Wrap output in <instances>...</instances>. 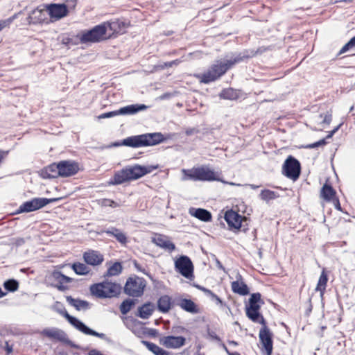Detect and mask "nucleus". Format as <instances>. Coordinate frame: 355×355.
I'll return each mask as SVG.
<instances>
[{
    "mask_svg": "<svg viewBox=\"0 0 355 355\" xmlns=\"http://www.w3.org/2000/svg\"><path fill=\"white\" fill-rule=\"evenodd\" d=\"M171 309V298L164 295L161 296L157 300V309L162 313H168Z\"/></svg>",
    "mask_w": 355,
    "mask_h": 355,
    "instance_id": "26",
    "label": "nucleus"
},
{
    "mask_svg": "<svg viewBox=\"0 0 355 355\" xmlns=\"http://www.w3.org/2000/svg\"><path fill=\"white\" fill-rule=\"evenodd\" d=\"M145 287L146 281L144 279L137 276L129 277L124 286V293L134 297H141L144 294Z\"/></svg>",
    "mask_w": 355,
    "mask_h": 355,
    "instance_id": "9",
    "label": "nucleus"
},
{
    "mask_svg": "<svg viewBox=\"0 0 355 355\" xmlns=\"http://www.w3.org/2000/svg\"><path fill=\"white\" fill-rule=\"evenodd\" d=\"M141 343L147 347V349L153 352L154 354L157 355L163 349L155 343L147 340H141Z\"/></svg>",
    "mask_w": 355,
    "mask_h": 355,
    "instance_id": "41",
    "label": "nucleus"
},
{
    "mask_svg": "<svg viewBox=\"0 0 355 355\" xmlns=\"http://www.w3.org/2000/svg\"><path fill=\"white\" fill-rule=\"evenodd\" d=\"M327 281H328L327 275L325 272L324 270H323L322 272H321V275L320 276V278H319V280H318V284H317V286L315 288V290L317 291L320 292L321 295H323V293L325 291Z\"/></svg>",
    "mask_w": 355,
    "mask_h": 355,
    "instance_id": "34",
    "label": "nucleus"
},
{
    "mask_svg": "<svg viewBox=\"0 0 355 355\" xmlns=\"http://www.w3.org/2000/svg\"><path fill=\"white\" fill-rule=\"evenodd\" d=\"M223 348L225 349V351L227 353V354L229 355V353H230V352L228 350L227 347L225 346V344H223Z\"/></svg>",
    "mask_w": 355,
    "mask_h": 355,
    "instance_id": "63",
    "label": "nucleus"
},
{
    "mask_svg": "<svg viewBox=\"0 0 355 355\" xmlns=\"http://www.w3.org/2000/svg\"><path fill=\"white\" fill-rule=\"evenodd\" d=\"M262 326L259 331V340L262 344L263 349L266 351V355H271L273 349L272 334L266 326V324Z\"/></svg>",
    "mask_w": 355,
    "mask_h": 355,
    "instance_id": "14",
    "label": "nucleus"
},
{
    "mask_svg": "<svg viewBox=\"0 0 355 355\" xmlns=\"http://www.w3.org/2000/svg\"><path fill=\"white\" fill-rule=\"evenodd\" d=\"M228 343L230 345H232L234 346L238 345V343L234 340H229Z\"/></svg>",
    "mask_w": 355,
    "mask_h": 355,
    "instance_id": "60",
    "label": "nucleus"
},
{
    "mask_svg": "<svg viewBox=\"0 0 355 355\" xmlns=\"http://www.w3.org/2000/svg\"><path fill=\"white\" fill-rule=\"evenodd\" d=\"M155 309L153 303L146 302L138 308L137 316L142 319H148L152 315Z\"/></svg>",
    "mask_w": 355,
    "mask_h": 355,
    "instance_id": "25",
    "label": "nucleus"
},
{
    "mask_svg": "<svg viewBox=\"0 0 355 355\" xmlns=\"http://www.w3.org/2000/svg\"><path fill=\"white\" fill-rule=\"evenodd\" d=\"M189 212L192 216L202 221L208 222L211 220V213L205 209H193Z\"/></svg>",
    "mask_w": 355,
    "mask_h": 355,
    "instance_id": "28",
    "label": "nucleus"
},
{
    "mask_svg": "<svg viewBox=\"0 0 355 355\" xmlns=\"http://www.w3.org/2000/svg\"><path fill=\"white\" fill-rule=\"evenodd\" d=\"M102 204L103 206L111 207H118L120 206L118 202L110 199H103Z\"/></svg>",
    "mask_w": 355,
    "mask_h": 355,
    "instance_id": "48",
    "label": "nucleus"
},
{
    "mask_svg": "<svg viewBox=\"0 0 355 355\" xmlns=\"http://www.w3.org/2000/svg\"><path fill=\"white\" fill-rule=\"evenodd\" d=\"M355 46V36L353 37L352 38H351L349 40V41L346 43L343 47L342 49L340 50L339 51V55H341L345 52H347L349 49H350L351 48Z\"/></svg>",
    "mask_w": 355,
    "mask_h": 355,
    "instance_id": "42",
    "label": "nucleus"
},
{
    "mask_svg": "<svg viewBox=\"0 0 355 355\" xmlns=\"http://www.w3.org/2000/svg\"><path fill=\"white\" fill-rule=\"evenodd\" d=\"M122 266L119 262H115L107 271L105 276L111 277L119 275L122 271Z\"/></svg>",
    "mask_w": 355,
    "mask_h": 355,
    "instance_id": "37",
    "label": "nucleus"
},
{
    "mask_svg": "<svg viewBox=\"0 0 355 355\" xmlns=\"http://www.w3.org/2000/svg\"><path fill=\"white\" fill-rule=\"evenodd\" d=\"M50 17L54 20L60 19L69 13L68 7L64 3H50L44 6Z\"/></svg>",
    "mask_w": 355,
    "mask_h": 355,
    "instance_id": "13",
    "label": "nucleus"
},
{
    "mask_svg": "<svg viewBox=\"0 0 355 355\" xmlns=\"http://www.w3.org/2000/svg\"><path fill=\"white\" fill-rule=\"evenodd\" d=\"M327 144V141L325 139H320L318 141H316L315 143L309 144L306 146V148H315L320 146H322Z\"/></svg>",
    "mask_w": 355,
    "mask_h": 355,
    "instance_id": "47",
    "label": "nucleus"
},
{
    "mask_svg": "<svg viewBox=\"0 0 355 355\" xmlns=\"http://www.w3.org/2000/svg\"><path fill=\"white\" fill-rule=\"evenodd\" d=\"M10 20L11 19H6L5 20H1L0 21V31L4 28L6 26H8L10 24Z\"/></svg>",
    "mask_w": 355,
    "mask_h": 355,
    "instance_id": "52",
    "label": "nucleus"
},
{
    "mask_svg": "<svg viewBox=\"0 0 355 355\" xmlns=\"http://www.w3.org/2000/svg\"><path fill=\"white\" fill-rule=\"evenodd\" d=\"M261 297L259 293L251 294L248 304L245 306V313L247 317L252 322L265 325L266 320L259 311L261 305L264 304Z\"/></svg>",
    "mask_w": 355,
    "mask_h": 355,
    "instance_id": "7",
    "label": "nucleus"
},
{
    "mask_svg": "<svg viewBox=\"0 0 355 355\" xmlns=\"http://www.w3.org/2000/svg\"><path fill=\"white\" fill-rule=\"evenodd\" d=\"M199 130L196 128H189L186 130L185 133L187 136H191L193 134L198 133Z\"/></svg>",
    "mask_w": 355,
    "mask_h": 355,
    "instance_id": "50",
    "label": "nucleus"
},
{
    "mask_svg": "<svg viewBox=\"0 0 355 355\" xmlns=\"http://www.w3.org/2000/svg\"><path fill=\"white\" fill-rule=\"evenodd\" d=\"M355 46V36L353 37L352 38H351L349 40V41L346 43L343 47L342 49L340 50L339 51V55H341L345 52H347L349 49H350L351 48Z\"/></svg>",
    "mask_w": 355,
    "mask_h": 355,
    "instance_id": "43",
    "label": "nucleus"
},
{
    "mask_svg": "<svg viewBox=\"0 0 355 355\" xmlns=\"http://www.w3.org/2000/svg\"><path fill=\"white\" fill-rule=\"evenodd\" d=\"M182 172L184 173L187 178L193 180H200V181H220V180L216 178V174L214 171L209 169L207 167H198L193 168L191 171H187L185 169L182 170ZM222 182V180H221ZM224 183L230 184L234 185V184L232 182L228 183L227 182L223 181Z\"/></svg>",
    "mask_w": 355,
    "mask_h": 355,
    "instance_id": "8",
    "label": "nucleus"
},
{
    "mask_svg": "<svg viewBox=\"0 0 355 355\" xmlns=\"http://www.w3.org/2000/svg\"><path fill=\"white\" fill-rule=\"evenodd\" d=\"M45 5L38 6L35 10H32L27 17L28 24H37L47 22V12L46 8L44 7Z\"/></svg>",
    "mask_w": 355,
    "mask_h": 355,
    "instance_id": "15",
    "label": "nucleus"
},
{
    "mask_svg": "<svg viewBox=\"0 0 355 355\" xmlns=\"http://www.w3.org/2000/svg\"><path fill=\"white\" fill-rule=\"evenodd\" d=\"M84 261L93 266L101 265L104 261L103 255L98 251L90 250L83 254Z\"/></svg>",
    "mask_w": 355,
    "mask_h": 355,
    "instance_id": "20",
    "label": "nucleus"
},
{
    "mask_svg": "<svg viewBox=\"0 0 355 355\" xmlns=\"http://www.w3.org/2000/svg\"><path fill=\"white\" fill-rule=\"evenodd\" d=\"M336 196V191L334 188L328 184H324L321 189V196L326 201H330Z\"/></svg>",
    "mask_w": 355,
    "mask_h": 355,
    "instance_id": "31",
    "label": "nucleus"
},
{
    "mask_svg": "<svg viewBox=\"0 0 355 355\" xmlns=\"http://www.w3.org/2000/svg\"><path fill=\"white\" fill-rule=\"evenodd\" d=\"M255 55L253 51L250 53L245 51L239 53L234 58L225 60L224 61L217 60L206 72L200 76V82L207 84L218 79L226 71L232 67L234 64L243 61L245 59L253 57Z\"/></svg>",
    "mask_w": 355,
    "mask_h": 355,
    "instance_id": "1",
    "label": "nucleus"
},
{
    "mask_svg": "<svg viewBox=\"0 0 355 355\" xmlns=\"http://www.w3.org/2000/svg\"><path fill=\"white\" fill-rule=\"evenodd\" d=\"M157 355H170L169 354V352H168L167 351L164 350V349H162L160 353Z\"/></svg>",
    "mask_w": 355,
    "mask_h": 355,
    "instance_id": "59",
    "label": "nucleus"
},
{
    "mask_svg": "<svg viewBox=\"0 0 355 355\" xmlns=\"http://www.w3.org/2000/svg\"><path fill=\"white\" fill-rule=\"evenodd\" d=\"M224 218L231 230H239L242 226V223L246 220L245 217H242L233 210L227 211L225 214Z\"/></svg>",
    "mask_w": 355,
    "mask_h": 355,
    "instance_id": "16",
    "label": "nucleus"
},
{
    "mask_svg": "<svg viewBox=\"0 0 355 355\" xmlns=\"http://www.w3.org/2000/svg\"><path fill=\"white\" fill-rule=\"evenodd\" d=\"M319 117L323 118L322 123H326L327 125H329L332 120V115L331 113H330L329 112H327L325 114H320L319 115Z\"/></svg>",
    "mask_w": 355,
    "mask_h": 355,
    "instance_id": "46",
    "label": "nucleus"
},
{
    "mask_svg": "<svg viewBox=\"0 0 355 355\" xmlns=\"http://www.w3.org/2000/svg\"><path fill=\"white\" fill-rule=\"evenodd\" d=\"M157 330L156 329H150V334L152 336H155L157 334Z\"/></svg>",
    "mask_w": 355,
    "mask_h": 355,
    "instance_id": "62",
    "label": "nucleus"
},
{
    "mask_svg": "<svg viewBox=\"0 0 355 355\" xmlns=\"http://www.w3.org/2000/svg\"><path fill=\"white\" fill-rule=\"evenodd\" d=\"M335 207L338 210H341V207L338 199L336 200Z\"/></svg>",
    "mask_w": 355,
    "mask_h": 355,
    "instance_id": "56",
    "label": "nucleus"
},
{
    "mask_svg": "<svg viewBox=\"0 0 355 355\" xmlns=\"http://www.w3.org/2000/svg\"><path fill=\"white\" fill-rule=\"evenodd\" d=\"M238 96V93L232 88L225 89L220 94V98L228 100H235Z\"/></svg>",
    "mask_w": 355,
    "mask_h": 355,
    "instance_id": "36",
    "label": "nucleus"
},
{
    "mask_svg": "<svg viewBox=\"0 0 355 355\" xmlns=\"http://www.w3.org/2000/svg\"><path fill=\"white\" fill-rule=\"evenodd\" d=\"M36 211V209L34 207L32 200H31L26 201V202H24L23 204H21L19 207L18 212L24 213V212H31V211Z\"/></svg>",
    "mask_w": 355,
    "mask_h": 355,
    "instance_id": "40",
    "label": "nucleus"
},
{
    "mask_svg": "<svg viewBox=\"0 0 355 355\" xmlns=\"http://www.w3.org/2000/svg\"><path fill=\"white\" fill-rule=\"evenodd\" d=\"M148 107L144 104H132L120 108L118 110L105 112L98 116V119L114 117L118 115L135 114L139 112L146 110Z\"/></svg>",
    "mask_w": 355,
    "mask_h": 355,
    "instance_id": "11",
    "label": "nucleus"
},
{
    "mask_svg": "<svg viewBox=\"0 0 355 355\" xmlns=\"http://www.w3.org/2000/svg\"><path fill=\"white\" fill-rule=\"evenodd\" d=\"M134 265H135V267L138 270H139V271H141V272H144V270L141 269V268L140 265H139L138 263L135 262V264H134Z\"/></svg>",
    "mask_w": 355,
    "mask_h": 355,
    "instance_id": "58",
    "label": "nucleus"
},
{
    "mask_svg": "<svg viewBox=\"0 0 355 355\" xmlns=\"http://www.w3.org/2000/svg\"><path fill=\"white\" fill-rule=\"evenodd\" d=\"M42 334L51 339L63 341L66 338V334L64 331L58 328H47L42 331Z\"/></svg>",
    "mask_w": 355,
    "mask_h": 355,
    "instance_id": "23",
    "label": "nucleus"
},
{
    "mask_svg": "<svg viewBox=\"0 0 355 355\" xmlns=\"http://www.w3.org/2000/svg\"><path fill=\"white\" fill-rule=\"evenodd\" d=\"M229 355H241V354L238 352H230V353H229Z\"/></svg>",
    "mask_w": 355,
    "mask_h": 355,
    "instance_id": "64",
    "label": "nucleus"
},
{
    "mask_svg": "<svg viewBox=\"0 0 355 355\" xmlns=\"http://www.w3.org/2000/svg\"><path fill=\"white\" fill-rule=\"evenodd\" d=\"M343 123H340L338 125H337L336 128H334L331 131H330L328 134V135L327 136V139H329V138H331L333 137V135L340 128V127L342 126Z\"/></svg>",
    "mask_w": 355,
    "mask_h": 355,
    "instance_id": "51",
    "label": "nucleus"
},
{
    "mask_svg": "<svg viewBox=\"0 0 355 355\" xmlns=\"http://www.w3.org/2000/svg\"><path fill=\"white\" fill-rule=\"evenodd\" d=\"M89 291L92 295L98 298H111L120 294L121 286L119 284L105 281L92 284Z\"/></svg>",
    "mask_w": 355,
    "mask_h": 355,
    "instance_id": "6",
    "label": "nucleus"
},
{
    "mask_svg": "<svg viewBox=\"0 0 355 355\" xmlns=\"http://www.w3.org/2000/svg\"><path fill=\"white\" fill-rule=\"evenodd\" d=\"M165 138L161 132L146 133L128 137L121 142H114L112 146H125L131 148H140L155 146L161 144Z\"/></svg>",
    "mask_w": 355,
    "mask_h": 355,
    "instance_id": "4",
    "label": "nucleus"
},
{
    "mask_svg": "<svg viewBox=\"0 0 355 355\" xmlns=\"http://www.w3.org/2000/svg\"><path fill=\"white\" fill-rule=\"evenodd\" d=\"M101 233H106L107 235L114 237L119 243L122 244H125L127 242L126 235L121 230L116 227H111L107 230H103L98 234Z\"/></svg>",
    "mask_w": 355,
    "mask_h": 355,
    "instance_id": "24",
    "label": "nucleus"
},
{
    "mask_svg": "<svg viewBox=\"0 0 355 355\" xmlns=\"http://www.w3.org/2000/svg\"><path fill=\"white\" fill-rule=\"evenodd\" d=\"M62 198H35L32 199L34 207L36 210L40 209L49 203L57 202Z\"/></svg>",
    "mask_w": 355,
    "mask_h": 355,
    "instance_id": "29",
    "label": "nucleus"
},
{
    "mask_svg": "<svg viewBox=\"0 0 355 355\" xmlns=\"http://www.w3.org/2000/svg\"><path fill=\"white\" fill-rule=\"evenodd\" d=\"M248 186H249L251 189H257V188H259V186H258V185H255V184H249Z\"/></svg>",
    "mask_w": 355,
    "mask_h": 355,
    "instance_id": "61",
    "label": "nucleus"
},
{
    "mask_svg": "<svg viewBox=\"0 0 355 355\" xmlns=\"http://www.w3.org/2000/svg\"><path fill=\"white\" fill-rule=\"evenodd\" d=\"M187 330L182 327L178 326V327H174L172 328V332L174 334H182L184 331H187Z\"/></svg>",
    "mask_w": 355,
    "mask_h": 355,
    "instance_id": "49",
    "label": "nucleus"
},
{
    "mask_svg": "<svg viewBox=\"0 0 355 355\" xmlns=\"http://www.w3.org/2000/svg\"><path fill=\"white\" fill-rule=\"evenodd\" d=\"M121 24L124 25L123 22L117 20L96 25L92 29L83 31L78 35L80 42L82 44L96 43L106 40L108 37L107 36V29H110L111 31L117 32V29L120 28Z\"/></svg>",
    "mask_w": 355,
    "mask_h": 355,
    "instance_id": "2",
    "label": "nucleus"
},
{
    "mask_svg": "<svg viewBox=\"0 0 355 355\" xmlns=\"http://www.w3.org/2000/svg\"><path fill=\"white\" fill-rule=\"evenodd\" d=\"M195 287H196L198 289H199L200 291H202L205 295H207L209 291V289L208 288H206L202 286H200V285H195Z\"/></svg>",
    "mask_w": 355,
    "mask_h": 355,
    "instance_id": "53",
    "label": "nucleus"
},
{
    "mask_svg": "<svg viewBox=\"0 0 355 355\" xmlns=\"http://www.w3.org/2000/svg\"><path fill=\"white\" fill-rule=\"evenodd\" d=\"M157 168V166L154 165L141 166L135 164L134 166H128L115 173L113 178L110 180L109 184L118 185L125 182L135 180L146 174L152 173Z\"/></svg>",
    "mask_w": 355,
    "mask_h": 355,
    "instance_id": "3",
    "label": "nucleus"
},
{
    "mask_svg": "<svg viewBox=\"0 0 355 355\" xmlns=\"http://www.w3.org/2000/svg\"><path fill=\"white\" fill-rule=\"evenodd\" d=\"M53 278L57 282L55 284L52 286L56 288L60 291H66L69 289V287L66 285L67 283L73 282V279L64 275L60 271H54L52 273Z\"/></svg>",
    "mask_w": 355,
    "mask_h": 355,
    "instance_id": "19",
    "label": "nucleus"
},
{
    "mask_svg": "<svg viewBox=\"0 0 355 355\" xmlns=\"http://www.w3.org/2000/svg\"><path fill=\"white\" fill-rule=\"evenodd\" d=\"M206 295L208 296L211 300L214 301L216 304L220 305V306L225 305L222 300L211 290H209V293Z\"/></svg>",
    "mask_w": 355,
    "mask_h": 355,
    "instance_id": "45",
    "label": "nucleus"
},
{
    "mask_svg": "<svg viewBox=\"0 0 355 355\" xmlns=\"http://www.w3.org/2000/svg\"><path fill=\"white\" fill-rule=\"evenodd\" d=\"M60 176L69 177L78 173L79 167L77 163L69 160L61 161L58 163Z\"/></svg>",
    "mask_w": 355,
    "mask_h": 355,
    "instance_id": "17",
    "label": "nucleus"
},
{
    "mask_svg": "<svg viewBox=\"0 0 355 355\" xmlns=\"http://www.w3.org/2000/svg\"><path fill=\"white\" fill-rule=\"evenodd\" d=\"M3 287L9 292H15L19 288V282L16 279H10L3 283Z\"/></svg>",
    "mask_w": 355,
    "mask_h": 355,
    "instance_id": "38",
    "label": "nucleus"
},
{
    "mask_svg": "<svg viewBox=\"0 0 355 355\" xmlns=\"http://www.w3.org/2000/svg\"><path fill=\"white\" fill-rule=\"evenodd\" d=\"M209 336L212 338L213 339L217 340V341H220V338L213 331L211 332H209Z\"/></svg>",
    "mask_w": 355,
    "mask_h": 355,
    "instance_id": "54",
    "label": "nucleus"
},
{
    "mask_svg": "<svg viewBox=\"0 0 355 355\" xmlns=\"http://www.w3.org/2000/svg\"><path fill=\"white\" fill-rule=\"evenodd\" d=\"M175 304L184 311L193 314L199 312L197 305L191 300L180 298L176 300Z\"/></svg>",
    "mask_w": 355,
    "mask_h": 355,
    "instance_id": "22",
    "label": "nucleus"
},
{
    "mask_svg": "<svg viewBox=\"0 0 355 355\" xmlns=\"http://www.w3.org/2000/svg\"><path fill=\"white\" fill-rule=\"evenodd\" d=\"M152 242L157 246L169 252H172L175 249V244L167 236L162 234H156L155 237L152 238Z\"/></svg>",
    "mask_w": 355,
    "mask_h": 355,
    "instance_id": "21",
    "label": "nucleus"
},
{
    "mask_svg": "<svg viewBox=\"0 0 355 355\" xmlns=\"http://www.w3.org/2000/svg\"><path fill=\"white\" fill-rule=\"evenodd\" d=\"M185 343L186 338L183 336H167L160 338V343L169 349L180 348Z\"/></svg>",
    "mask_w": 355,
    "mask_h": 355,
    "instance_id": "18",
    "label": "nucleus"
},
{
    "mask_svg": "<svg viewBox=\"0 0 355 355\" xmlns=\"http://www.w3.org/2000/svg\"><path fill=\"white\" fill-rule=\"evenodd\" d=\"M259 196L261 200L269 201L279 198V195L274 191L263 189L261 191Z\"/></svg>",
    "mask_w": 355,
    "mask_h": 355,
    "instance_id": "35",
    "label": "nucleus"
},
{
    "mask_svg": "<svg viewBox=\"0 0 355 355\" xmlns=\"http://www.w3.org/2000/svg\"><path fill=\"white\" fill-rule=\"evenodd\" d=\"M52 309L57 313H58L60 315L64 317L71 325H73L76 329H77L78 331H81L84 334L96 336L107 342L110 341V339L105 334L98 333L90 329L82 321H80L76 317L69 315L68 312L66 311L64 305L61 302H55Z\"/></svg>",
    "mask_w": 355,
    "mask_h": 355,
    "instance_id": "5",
    "label": "nucleus"
},
{
    "mask_svg": "<svg viewBox=\"0 0 355 355\" xmlns=\"http://www.w3.org/2000/svg\"><path fill=\"white\" fill-rule=\"evenodd\" d=\"M355 46V36L353 37L352 38H351L349 40V41L346 43L343 47L342 49L340 50L339 51V55H341L345 52H347L349 49H350L351 48Z\"/></svg>",
    "mask_w": 355,
    "mask_h": 355,
    "instance_id": "44",
    "label": "nucleus"
},
{
    "mask_svg": "<svg viewBox=\"0 0 355 355\" xmlns=\"http://www.w3.org/2000/svg\"><path fill=\"white\" fill-rule=\"evenodd\" d=\"M58 168V163H53L50 164L43 171L44 177L49 178H54L58 177V175L60 176Z\"/></svg>",
    "mask_w": 355,
    "mask_h": 355,
    "instance_id": "32",
    "label": "nucleus"
},
{
    "mask_svg": "<svg viewBox=\"0 0 355 355\" xmlns=\"http://www.w3.org/2000/svg\"><path fill=\"white\" fill-rule=\"evenodd\" d=\"M173 67V62H164V65L162 66V69H164V67Z\"/></svg>",
    "mask_w": 355,
    "mask_h": 355,
    "instance_id": "55",
    "label": "nucleus"
},
{
    "mask_svg": "<svg viewBox=\"0 0 355 355\" xmlns=\"http://www.w3.org/2000/svg\"><path fill=\"white\" fill-rule=\"evenodd\" d=\"M66 300L71 306L77 311L87 310L89 309V304L87 301L80 299H74L71 296H67Z\"/></svg>",
    "mask_w": 355,
    "mask_h": 355,
    "instance_id": "27",
    "label": "nucleus"
},
{
    "mask_svg": "<svg viewBox=\"0 0 355 355\" xmlns=\"http://www.w3.org/2000/svg\"><path fill=\"white\" fill-rule=\"evenodd\" d=\"M232 290L234 293L241 295L249 294V288L243 282L234 281L232 283Z\"/></svg>",
    "mask_w": 355,
    "mask_h": 355,
    "instance_id": "30",
    "label": "nucleus"
},
{
    "mask_svg": "<svg viewBox=\"0 0 355 355\" xmlns=\"http://www.w3.org/2000/svg\"><path fill=\"white\" fill-rule=\"evenodd\" d=\"M301 173V165L300 162L289 155L285 160L282 166V173L287 178L296 180L299 178Z\"/></svg>",
    "mask_w": 355,
    "mask_h": 355,
    "instance_id": "10",
    "label": "nucleus"
},
{
    "mask_svg": "<svg viewBox=\"0 0 355 355\" xmlns=\"http://www.w3.org/2000/svg\"><path fill=\"white\" fill-rule=\"evenodd\" d=\"M175 269L187 279L193 277V263L190 258L186 255H181L175 261Z\"/></svg>",
    "mask_w": 355,
    "mask_h": 355,
    "instance_id": "12",
    "label": "nucleus"
},
{
    "mask_svg": "<svg viewBox=\"0 0 355 355\" xmlns=\"http://www.w3.org/2000/svg\"><path fill=\"white\" fill-rule=\"evenodd\" d=\"M73 271L79 275H85L90 272V268L87 266L85 263L76 262L73 263L71 266Z\"/></svg>",
    "mask_w": 355,
    "mask_h": 355,
    "instance_id": "33",
    "label": "nucleus"
},
{
    "mask_svg": "<svg viewBox=\"0 0 355 355\" xmlns=\"http://www.w3.org/2000/svg\"><path fill=\"white\" fill-rule=\"evenodd\" d=\"M19 13H16V14L13 15L12 17H10L8 18V19H11V20H10V24H11V23H12V22L15 19H17V16H18V15H19Z\"/></svg>",
    "mask_w": 355,
    "mask_h": 355,
    "instance_id": "57",
    "label": "nucleus"
},
{
    "mask_svg": "<svg viewBox=\"0 0 355 355\" xmlns=\"http://www.w3.org/2000/svg\"><path fill=\"white\" fill-rule=\"evenodd\" d=\"M135 304V301L131 299H126L120 305V311L122 314H127Z\"/></svg>",
    "mask_w": 355,
    "mask_h": 355,
    "instance_id": "39",
    "label": "nucleus"
}]
</instances>
